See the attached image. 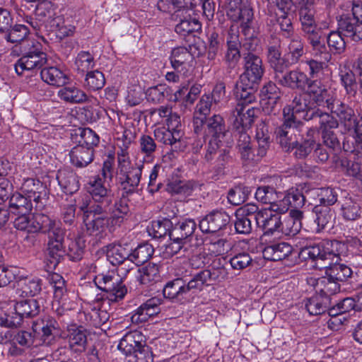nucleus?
Segmentation results:
<instances>
[{
  "label": "nucleus",
  "mask_w": 362,
  "mask_h": 362,
  "mask_svg": "<svg viewBox=\"0 0 362 362\" xmlns=\"http://www.w3.org/2000/svg\"><path fill=\"white\" fill-rule=\"evenodd\" d=\"M260 95L262 100L265 101L263 105V110L267 114H276L279 110H276V105L281 99V90L276 84L272 81H269L263 86L260 90Z\"/></svg>",
  "instance_id": "nucleus-18"
},
{
  "label": "nucleus",
  "mask_w": 362,
  "mask_h": 362,
  "mask_svg": "<svg viewBox=\"0 0 362 362\" xmlns=\"http://www.w3.org/2000/svg\"><path fill=\"white\" fill-rule=\"evenodd\" d=\"M230 217L224 211H213L199 221V228L204 233H216L224 229Z\"/></svg>",
  "instance_id": "nucleus-14"
},
{
  "label": "nucleus",
  "mask_w": 362,
  "mask_h": 362,
  "mask_svg": "<svg viewBox=\"0 0 362 362\" xmlns=\"http://www.w3.org/2000/svg\"><path fill=\"white\" fill-rule=\"evenodd\" d=\"M305 198L298 189H291L287 194H284L279 203V211L286 213L289 208L300 209L304 204Z\"/></svg>",
  "instance_id": "nucleus-30"
},
{
  "label": "nucleus",
  "mask_w": 362,
  "mask_h": 362,
  "mask_svg": "<svg viewBox=\"0 0 362 362\" xmlns=\"http://www.w3.org/2000/svg\"><path fill=\"white\" fill-rule=\"evenodd\" d=\"M313 211L315 214V222L317 224V232H320L327 227H332L335 218L334 210L328 206L316 205Z\"/></svg>",
  "instance_id": "nucleus-32"
},
{
  "label": "nucleus",
  "mask_w": 362,
  "mask_h": 362,
  "mask_svg": "<svg viewBox=\"0 0 362 362\" xmlns=\"http://www.w3.org/2000/svg\"><path fill=\"white\" fill-rule=\"evenodd\" d=\"M308 95H309L313 101L317 106H322L327 107L332 105L334 100L330 96L328 90L321 81L318 79H311L308 77V81L305 83V90Z\"/></svg>",
  "instance_id": "nucleus-15"
},
{
  "label": "nucleus",
  "mask_w": 362,
  "mask_h": 362,
  "mask_svg": "<svg viewBox=\"0 0 362 362\" xmlns=\"http://www.w3.org/2000/svg\"><path fill=\"white\" fill-rule=\"evenodd\" d=\"M317 135V131L314 128H309L306 132V136H303L300 141H296L292 149L296 158L305 159L313 152L316 146Z\"/></svg>",
  "instance_id": "nucleus-20"
},
{
  "label": "nucleus",
  "mask_w": 362,
  "mask_h": 362,
  "mask_svg": "<svg viewBox=\"0 0 362 362\" xmlns=\"http://www.w3.org/2000/svg\"><path fill=\"white\" fill-rule=\"evenodd\" d=\"M69 346L74 352H82L87 344V330L82 326H71L68 329Z\"/></svg>",
  "instance_id": "nucleus-29"
},
{
  "label": "nucleus",
  "mask_w": 362,
  "mask_h": 362,
  "mask_svg": "<svg viewBox=\"0 0 362 362\" xmlns=\"http://www.w3.org/2000/svg\"><path fill=\"white\" fill-rule=\"evenodd\" d=\"M5 33V39L7 42L14 44L11 49V55H14V49L18 47H21L23 43L26 42H34L35 39L28 37L30 30L28 28L24 25L16 24Z\"/></svg>",
  "instance_id": "nucleus-26"
},
{
  "label": "nucleus",
  "mask_w": 362,
  "mask_h": 362,
  "mask_svg": "<svg viewBox=\"0 0 362 362\" xmlns=\"http://www.w3.org/2000/svg\"><path fill=\"white\" fill-rule=\"evenodd\" d=\"M268 17L270 24L279 25L280 33L282 36L289 38L293 35L294 29L289 15H278L272 12L271 16H268Z\"/></svg>",
  "instance_id": "nucleus-43"
},
{
  "label": "nucleus",
  "mask_w": 362,
  "mask_h": 362,
  "mask_svg": "<svg viewBox=\"0 0 362 362\" xmlns=\"http://www.w3.org/2000/svg\"><path fill=\"white\" fill-rule=\"evenodd\" d=\"M317 292L322 296H326L330 298L333 295L340 291L339 281L331 279L329 276H324L318 279L316 284Z\"/></svg>",
  "instance_id": "nucleus-53"
},
{
  "label": "nucleus",
  "mask_w": 362,
  "mask_h": 362,
  "mask_svg": "<svg viewBox=\"0 0 362 362\" xmlns=\"http://www.w3.org/2000/svg\"><path fill=\"white\" fill-rule=\"evenodd\" d=\"M109 262L114 266L122 265L127 261L130 262L131 247L129 244L113 243L104 249Z\"/></svg>",
  "instance_id": "nucleus-19"
},
{
  "label": "nucleus",
  "mask_w": 362,
  "mask_h": 362,
  "mask_svg": "<svg viewBox=\"0 0 362 362\" xmlns=\"http://www.w3.org/2000/svg\"><path fill=\"white\" fill-rule=\"evenodd\" d=\"M71 163L76 168H84L92 163L94 158V149L76 145L70 153Z\"/></svg>",
  "instance_id": "nucleus-31"
},
{
  "label": "nucleus",
  "mask_w": 362,
  "mask_h": 362,
  "mask_svg": "<svg viewBox=\"0 0 362 362\" xmlns=\"http://www.w3.org/2000/svg\"><path fill=\"white\" fill-rule=\"evenodd\" d=\"M33 203L30 202L29 197L23 196L20 193H14L11 195L8 200L9 212L14 214H25L31 212L33 209Z\"/></svg>",
  "instance_id": "nucleus-36"
},
{
  "label": "nucleus",
  "mask_w": 362,
  "mask_h": 362,
  "mask_svg": "<svg viewBox=\"0 0 362 362\" xmlns=\"http://www.w3.org/2000/svg\"><path fill=\"white\" fill-rule=\"evenodd\" d=\"M173 224L168 218L154 221L152 224L153 235L155 238H161L167 235L170 238Z\"/></svg>",
  "instance_id": "nucleus-64"
},
{
  "label": "nucleus",
  "mask_w": 362,
  "mask_h": 362,
  "mask_svg": "<svg viewBox=\"0 0 362 362\" xmlns=\"http://www.w3.org/2000/svg\"><path fill=\"white\" fill-rule=\"evenodd\" d=\"M57 180L66 194H72L79 189L78 177L73 172H59Z\"/></svg>",
  "instance_id": "nucleus-44"
},
{
  "label": "nucleus",
  "mask_w": 362,
  "mask_h": 362,
  "mask_svg": "<svg viewBox=\"0 0 362 362\" xmlns=\"http://www.w3.org/2000/svg\"><path fill=\"white\" fill-rule=\"evenodd\" d=\"M32 329L36 337H40L44 342L49 343L59 333V325L54 317L45 315L33 322Z\"/></svg>",
  "instance_id": "nucleus-13"
},
{
  "label": "nucleus",
  "mask_w": 362,
  "mask_h": 362,
  "mask_svg": "<svg viewBox=\"0 0 362 362\" xmlns=\"http://www.w3.org/2000/svg\"><path fill=\"white\" fill-rule=\"evenodd\" d=\"M57 8L49 1H42L37 4L35 8V16L43 23L56 15Z\"/></svg>",
  "instance_id": "nucleus-58"
},
{
  "label": "nucleus",
  "mask_w": 362,
  "mask_h": 362,
  "mask_svg": "<svg viewBox=\"0 0 362 362\" xmlns=\"http://www.w3.org/2000/svg\"><path fill=\"white\" fill-rule=\"evenodd\" d=\"M171 243L167 247V250L168 252L172 255L181 252L183 256L190 257V255L194 253L197 247V243L192 244L177 240H171Z\"/></svg>",
  "instance_id": "nucleus-56"
},
{
  "label": "nucleus",
  "mask_w": 362,
  "mask_h": 362,
  "mask_svg": "<svg viewBox=\"0 0 362 362\" xmlns=\"http://www.w3.org/2000/svg\"><path fill=\"white\" fill-rule=\"evenodd\" d=\"M84 248L85 240L82 238L77 237L74 240L68 239L65 249V255L68 256L71 261H79L83 257Z\"/></svg>",
  "instance_id": "nucleus-46"
},
{
  "label": "nucleus",
  "mask_w": 362,
  "mask_h": 362,
  "mask_svg": "<svg viewBox=\"0 0 362 362\" xmlns=\"http://www.w3.org/2000/svg\"><path fill=\"white\" fill-rule=\"evenodd\" d=\"M13 52V57L21 55L15 64V69L18 75H23L25 70L41 69L47 61V54L42 50V45L37 40L23 43Z\"/></svg>",
  "instance_id": "nucleus-3"
},
{
  "label": "nucleus",
  "mask_w": 362,
  "mask_h": 362,
  "mask_svg": "<svg viewBox=\"0 0 362 362\" xmlns=\"http://www.w3.org/2000/svg\"><path fill=\"white\" fill-rule=\"evenodd\" d=\"M146 346L145 337L139 331L134 330L127 333L120 340L118 349L126 355L138 351Z\"/></svg>",
  "instance_id": "nucleus-23"
},
{
  "label": "nucleus",
  "mask_w": 362,
  "mask_h": 362,
  "mask_svg": "<svg viewBox=\"0 0 362 362\" xmlns=\"http://www.w3.org/2000/svg\"><path fill=\"white\" fill-rule=\"evenodd\" d=\"M340 81L346 94L355 96L357 93V82L355 74L349 69H341L339 72Z\"/></svg>",
  "instance_id": "nucleus-57"
},
{
  "label": "nucleus",
  "mask_w": 362,
  "mask_h": 362,
  "mask_svg": "<svg viewBox=\"0 0 362 362\" xmlns=\"http://www.w3.org/2000/svg\"><path fill=\"white\" fill-rule=\"evenodd\" d=\"M197 186L198 184L192 180H174L167 185V191L172 194L189 196Z\"/></svg>",
  "instance_id": "nucleus-51"
},
{
  "label": "nucleus",
  "mask_w": 362,
  "mask_h": 362,
  "mask_svg": "<svg viewBox=\"0 0 362 362\" xmlns=\"http://www.w3.org/2000/svg\"><path fill=\"white\" fill-rule=\"evenodd\" d=\"M360 245L361 241L356 237L347 238L345 241L323 240L303 247L300 257L305 260L331 259L332 257L339 259L341 255H346L349 247L358 248Z\"/></svg>",
  "instance_id": "nucleus-2"
},
{
  "label": "nucleus",
  "mask_w": 362,
  "mask_h": 362,
  "mask_svg": "<svg viewBox=\"0 0 362 362\" xmlns=\"http://www.w3.org/2000/svg\"><path fill=\"white\" fill-rule=\"evenodd\" d=\"M154 249L153 246L144 243L138 245L134 250L131 248L130 262L136 265L146 262L153 255Z\"/></svg>",
  "instance_id": "nucleus-47"
},
{
  "label": "nucleus",
  "mask_w": 362,
  "mask_h": 362,
  "mask_svg": "<svg viewBox=\"0 0 362 362\" xmlns=\"http://www.w3.org/2000/svg\"><path fill=\"white\" fill-rule=\"evenodd\" d=\"M105 84L103 73L99 70L88 71L84 82V86L90 91L102 89Z\"/></svg>",
  "instance_id": "nucleus-55"
},
{
  "label": "nucleus",
  "mask_w": 362,
  "mask_h": 362,
  "mask_svg": "<svg viewBox=\"0 0 362 362\" xmlns=\"http://www.w3.org/2000/svg\"><path fill=\"white\" fill-rule=\"evenodd\" d=\"M194 132L203 138L222 140L228 133L224 118L219 114L211 116H194L192 122Z\"/></svg>",
  "instance_id": "nucleus-5"
},
{
  "label": "nucleus",
  "mask_w": 362,
  "mask_h": 362,
  "mask_svg": "<svg viewBox=\"0 0 362 362\" xmlns=\"http://www.w3.org/2000/svg\"><path fill=\"white\" fill-rule=\"evenodd\" d=\"M59 98L71 104L83 103L88 100L86 94L74 86H64L58 92Z\"/></svg>",
  "instance_id": "nucleus-40"
},
{
  "label": "nucleus",
  "mask_w": 362,
  "mask_h": 362,
  "mask_svg": "<svg viewBox=\"0 0 362 362\" xmlns=\"http://www.w3.org/2000/svg\"><path fill=\"white\" fill-rule=\"evenodd\" d=\"M78 146L93 148L99 143V136L89 128H79L74 134Z\"/></svg>",
  "instance_id": "nucleus-45"
},
{
  "label": "nucleus",
  "mask_w": 362,
  "mask_h": 362,
  "mask_svg": "<svg viewBox=\"0 0 362 362\" xmlns=\"http://www.w3.org/2000/svg\"><path fill=\"white\" fill-rule=\"evenodd\" d=\"M55 223V220L50 218L44 214H32L31 233L41 232L45 234L47 231H49L50 228H52Z\"/></svg>",
  "instance_id": "nucleus-48"
},
{
  "label": "nucleus",
  "mask_w": 362,
  "mask_h": 362,
  "mask_svg": "<svg viewBox=\"0 0 362 362\" xmlns=\"http://www.w3.org/2000/svg\"><path fill=\"white\" fill-rule=\"evenodd\" d=\"M274 78L276 83L292 90H305V83L308 76L298 69L287 71L281 69L274 74Z\"/></svg>",
  "instance_id": "nucleus-9"
},
{
  "label": "nucleus",
  "mask_w": 362,
  "mask_h": 362,
  "mask_svg": "<svg viewBox=\"0 0 362 362\" xmlns=\"http://www.w3.org/2000/svg\"><path fill=\"white\" fill-rule=\"evenodd\" d=\"M14 310L24 317H33L40 313L41 305L36 299L30 298L16 302Z\"/></svg>",
  "instance_id": "nucleus-42"
},
{
  "label": "nucleus",
  "mask_w": 362,
  "mask_h": 362,
  "mask_svg": "<svg viewBox=\"0 0 362 362\" xmlns=\"http://www.w3.org/2000/svg\"><path fill=\"white\" fill-rule=\"evenodd\" d=\"M227 16L234 22L240 21V26L244 35H247L250 24L253 19V11L248 6H238L235 8L226 11Z\"/></svg>",
  "instance_id": "nucleus-28"
},
{
  "label": "nucleus",
  "mask_w": 362,
  "mask_h": 362,
  "mask_svg": "<svg viewBox=\"0 0 362 362\" xmlns=\"http://www.w3.org/2000/svg\"><path fill=\"white\" fill-rule=\"evenodd\" d=\"M250 192L249 187L241 185L235 186L228 191V202L235 206L240 205L247 200Z\"/></svg>",
  "instance_id": "nucleus-59"
},
{
  "label": "nucleus",
  "mask_w": 362,
  "mask_h": 362,
  "mask_svg": "<svg viewBox=\"0 0 362 362\" xmlns=\"http://www.w3.org/2000/svg\"><path fill=\"white\" fill-rule=\"evenodd\" d=\"M267 57L274 74L281 69H288L289 66L288 60L281 57V40L279 39L275 38L269 43Z\"/></svg>",
  "instance_id": "nucleus-25"
},
{
  "label": "nucleus",
  "mask_w": 362,
  "mask_h": 362,
  "mask_svg": "<svg viewBox=\"0 0 362 362\" xmlns=\"http://www.w3.org/2000/svg\"><path fill=\"white\" fill-rule=\"evenodd\" d=\"M42 81L51 86H64L69 80L66 74L54 66L43 69L40 72Z\"/></svg>",
  "instance_id": "nucleus-38"
},
{
  "label": "nucleus",
  "mask_w": 362,
  "mask_h": 362,
  "mask_svg": "<svg viewBox=\"0 0 362 362\" xmlns=\"http://www.w3.org/2000/svg\"><path fill=\"white\" fill-rule=\"evenodd\" d=\"M259 84L246 85L243 83L242 79L239 78L235 91L236 98L239 100L238 103H241L243 106H248L255 103L256 101L255 92Z\"/></svg>",
  "instance_id": "nucleus-37"
},
{
  "label": "nucleus",
  "mask_w": 362,
  "mask_h": 362,
  "mask_svg": "<svg viewBox=\"0 0 362 362\" xmlns=\"http://www.w3.org/2000/svg\"><path fill=\"white\" fill-rule=\"evenodd\" d=\"M163 296L169 299H182L186 294L185 281L182 278H177L169 281L163 289Z\"/></svg>",
  "instance_id": "nucleus-41"
},
{
  "label": "nucleus",
  "mask_w": 362,
  "mask_h": 362,
  "mask_svg": "<svg viewBox=\"0 0 362 362\" xmlns=\"http://www.w3.org/2000/svg\"><path fill=\"white\" fill-rule=\"evenodd\" d=\"M337 23L339 30L343 36L355 42L362 40V22L351 17L350 13L339 16Z\"/></svg>",
  "instance_id": "nucleus-17"
},
{
  "label": "nucleus",
  "mask_w": 362,
  "mask_h": 362,
  "mask_svg": "<svg viewBox=\"0 0 362 362\" xmlns=\"http://www.w3.org/2000/svg\"><path fill=\"white\" fill-rule=\"evenodd\" d=\"M139 150L147 158L154 157L155 153L158 150L155 137L143 134L139 139Z\"/></svg>",
  "instance_id": "nucleus-60"
},
{
  "label": "nucleus",
  "mask_w": 362,
  "mask_h": 362,
  "mask_svg": "<svg viewBox=\"0 0 362 362\" xmlns=\"http://www.w3.org/2000/svg\"><path fill=\"white\" fill-rule=\"evenodd\" d=\"M284 109V122L275 130L276 139L285 152H292L293 144H296L297 136L301 132L303 123L290 114V108Z\"/></svg>",
  "instance_id": "nucleus-6"
},
{
  "label": "nucleus",
  "mask_w": 362,
  "mask_h": 362,
  "mask_svg": "<svg viewBox=\"0 0 362 362\" xmlns=\"http://www.w3.org/2000/svg\"><path fill=\"white\" fill-rule=\"evenodd\" d=\"M162 303L160 298L154 297L147 300L141 304L132 315L133 322H146L149 317L156 315L160 312V305Z\"/></svg>",
  "instance_id": "nucleus-24"
},
{
  "label": "nucleus",
  "mask_w": 362,
  "mask_h": 362,
  "mask_svg": "<svg viewBox=\"0 0 362 362\" xmlns=\"http://www.w3.org/2000/svg\"><path fill=\"white\" fill-rule=\"evenodd\" d=\"M301 228V222L293 220L291 216H282L281 214V224L279 233L286 235L294 236Z\"/></svg>",
  "instance_id": "nucleus-61"
},
{
  "label": "nucleus",
  "mask_w": 362,
  "mask_h": 362,
  "mask_svg": "<svg viewBox=\"0 0 362 362\" xmlns=\"http://www.w3.org/2000/svg\"><path fill=\"white\" fill-rule=\"evenodd\" d=\"M279 211L272 209L260 210L257 216V226L263 231L264 236H270L275 233H279L281 224V214Z\"/></svg>",
  "instance_id": "nucleus-12"
},
{
  "label": "nucleus",
  "mask_w": 362,
  "mask_h": 362,
  "mask_svg": "<svg viewBox=\"0 0 362 362\" xmlns=\"http://www.w3.org/2000/svg\"><path fill=\"white\" fill-rule=\"evenodd\" d=\"M342 216L348 221H356L361 218L362 209L360 204L351 197H346L341 206Z\"/></svg>",
  "instance_id": "nucleus-49"
},
{
  "label": "nucleus",
  "mask_w": 362,
  "mask_h": 362,
  "mask_svg": "<svg viewBox=\"0 0 362 362\" xmlns=\"http://www.w3.org/2000/svg\"><path fill=\"white\" fill-rule=\"evenodd\" d=\"M75 65L78 72H88L95 66L94 57L90 52L82 51L78 54Z\"/></svg>",
  "instance_id": "nucleus-63"
},
{
  "label": "nucleus",
  "mask_w": 362,
  "mask_h": 362,
  "mask_svg": "<svg viewBox=\"0 0 362 362\" xmlns=\"http://www.w3.org/2000/svg\"><path fill=\"white\" fill-rule=\"evenodd\" d=\"M331 304L330 298L322 296L318 292L305 300V307L310 315H317L325 313Z\"/></svg>",
  "instance_id": "nucleus-34"
},
{
  "label": "nucleus",
  "mask_w": 362,
  "mask_h": 362,
  "mask_svg": "<svg viewBox=\"0 0 362 362\" xmlns=\"http://www.w3.org/2000/svg\"><path fill=\"white\" fill-rule=\"evenodd\" d=\"M94 282L98 288L107 293V298L109 300L119 301L127 293V288L119 275L100 274L95 276Z\"/></svg>",
  "instance_id": "nucleus-7"
},
{
  "label": "nucleus",
  "mask_w": 362,
  "mask_h": 362,
  "mask_svg": "<svg viewBox=\"0 0 362 362\" xmlns=\"http://www.w3.org/2000/svg\"><path fill=\"white\" fill-rule=\"evenodd\" d=\"M244 71L240 78L245 84H259L264 74L261 57L257 54H243Z\"/></svg>",
  "instance_id": "nucleus-8"
},
{
  "label": "nucleus",
  "mask_w": 362,
  "mask_h": 362,
  "mask_svg": "<svg viewBox=\"0 0 362 362\" xmlns=\"http://www.w3.org/2000/svg\"><path fill=\"white\" fill-rule=\"evenodd\" d=\"M288 62L296 64L299 62L300 58L305 54L304 43L299 36L293 37L288 46Z\"/></svg>",
  "instance_id": "nucleus-54"
},
{
  "label": "nucleus",
  "mask_w": 362,
  "mask_h": 362,
  "mask_svg": "<svg viewBox=\"0 0 362 362\" xmlns=\"http://www.w3.org/2000/svg\"><path fill=\"white\" fill-rule=\"evenodd\" d=\"M88 194L82 195L78 203L83 212L86 231L90 235L98 236L109 225L119 226L129 213L128 196L115 201L112 190L105 185L101 178L96 177L88 183Z\"/></svg>",
  "instance_id": "nucleus-1"
},
{
  "label": "nucleus",
  "mask_w": 362,
  "mask_h": 362,
  "mask_svg": "<svg viewBox=\"0 0 362 362\" xmlns=\"http://www.w3.org/2000/svg\"><path fill=\"white\" fill-rule=\"evenodd\" d=\"M336 257H332L331 259H310L315 262L314 267L319 269H325V275L329 276L331 279L339 282L346 281L352 274V271L349 267L345 264L338 262Z\"/></svg>",
  "instance_id": "nucleus-10"
},
{
  "label": "nucleus",
  "mask_w": 362,
  "mask_h": 362,
  "mask_svg": "<svg viewBox=\"0 0 362 362\" xmlns=\"http://www.w3.org/2000/svg\"><path fill=\"white\" fill-rule=\"evenodd\" d=\"M137 279L141 284L153 285L160 280V267L158 264L149 262L146 266L139 269Z\"/></svg>",
  "instance_id": "nucleus-35"
},
{
  "label": "nucleus",
  "mask_w": 362,
  "mask_h": 362,
  "mask_svg": "<svg viewBox=\"0 0 362 362\" xmlns=\"http://www.w3.org/2000/svg\"><path fill=\"white\" fill-rule=\"evenodd\" d=\"M329 124L326 123L319 127L323 143L328 148L333 150L340 149V141L334 131V129L339 127V122L334 117H332V120H329Z\"/></svg>",
  "instance_id": "nucleus-33"
},
{
  "label": "nucleus",
  "mask_w": 362,
  "mask_h": 362,
  "mask_svg": "<svg viewBox=\"0 0 362 362\" xmlns=\"http://www.w3.org/2000/svg\"><path fill=\"white\" fill-rule=\"evenodd\" d=\"M279 180L278 177H273L269 180V185H262L257 187L255 192V198L257 201L261 202L263 204H269L270 207L274 211H279L276 208H279V203L283 194L280 192H277L276 187L273 185V183Z\"/></svg>",
  "instance_id": "nucleus-16"
},
{
  "label": "nucleus",
  "mask_w": 362,
  "mask_h": 362,
  "mask_svg": "<svg viewBox=\"0 0 362 362\" xmlns=\"http://www.w3.org/2000/svg\"><path fill=\"white\" fill-rule=\"evenodd\" d=\"M153 133L156 141L170 146L180 141L184 135L182 130H173L168 127L157 128Z\"/></svg>",
  "instance_id": "nucleus-39"
},
{
  "label": "nucleus",
  "mask_w": 362,
  "mask_h": 362,
  "mask_svg": "<svg viewBox=\"0 0 362 362\" xmlns=\"http://www.w3.org/2000/svg\"><path fill=\"white\" fill-rule=\"evenodd\" d=\"M36 337L33 329L31 331L16 330L13 332V341L20 346L30 348L33 345Z\"/></svg>",
  "instance_id": "nucleus-62"
},
{
  "label": "nucleus",
  "mask_w": 362,
  "mask_h": 362,
  "mask_svg": "<svg viewBox=\"0 0 362 362\" xmlns=\"http://www.w3.org/2000/svg\"><path fill=\"white\" fill-rule=\"evenodd\" d=\"M339 119L338 122L345 131H354L356 134L354 150L362 153V117L357 119L354 110L339 100H333L332 105L327 107Z\"/></svg>",
  "instance_id": "nucleus-4"
},
{
  "label": "nucleus",
  "mask_w": 362,
  "mask_h": 362,
  "mask_svg": "<svg viewBox=\"0 0 362 362\" xmlns=\"http://www.w3.org/2000/svg\"><path fill=\"white\" fill-rule=\"evenodd\" d=\"M202 30V24L196 18L189 17L181 20L175 26V32L181 36L186 37Z\"/></svg>",
  "instance_id": "nucleus-50"
},
{
  "label": "nucleus",
  "mask_w": 362,
  "mask_h": 362,
  "mask_svg": "<svg viewBox=\"0 0 362 362\" xmlns=\"http://www.w3.org/2000/svg\"><path fill=\"white\" fill-rule=\"evenodd\" d=\"M190 59H192V55L188 49L184 47L173 49L170 57L173 68L177 71L183 70V67Z\"/></svg>",
  "instance_id": "nucleus-52"
},
{
  "label": "nucleus",
  "mask_w": 362,
  "mask_h": 362,
  "mask_svg": "<svg viewBox=\"0 0 362 362\" xmlns=\"http://www.w3.org/2000/svg\"><path fill=\"white\" fill-rule=\"evenodd\" d=\"M257 109L253 107L243 106L241 103H238L233 115L235 117L233 125L237 129L241 128L243 130L249 129L254 122Z\"/></svg>",
  "instance_id": "nucleus-21"
},
{
  "label": "nucleus",
  "mask_w": 362,
  "mask_h": 362,
  "mask_svg": "<svg viewBox=\"0 0 362 362\" xmlns=\"http://www.w3.org/2000/svg\"><path fill=\"white\" fill-rule=\"evenodd\" d=\"M292 252V246L287 243H272L264 247L262 255L264 259L270 261H280L287 258Z\"/></svg>",
  "instance_id": "nucleus-27"
},
{
  "label": "nucleus",
  "mask_w": 362,
  "mask_h": 362,
  "mask_svg": "<svg viewBox=\"0 0 362 362\" xmlns=\"http://www.w3.org/2000/svg\"><path fill=\"white\" fill-rule=\"evenodd\" d=\"M143 167V165L136 164L129 169L118 172L119 184L124 195H131L138 192Z\"/></svg>",
  "instance_id": "nucleus-11"
},
{
  "label": "nucleus",
  "mask_w": 362,
  "mask_h": 362,
  "mask_svg": "<svg viewBox=\"0 0 362 362\" xmlns=\"http://www.w3.org/2000/svg\"><path fill=\"white\" fill-rule=\"evenodd\" d=\"M197 223L192 218H185L173 225L170 240L186 241L192 243Z\"/></svg>",
  "instance_id": "nucleus-22"
}]
</instances>
